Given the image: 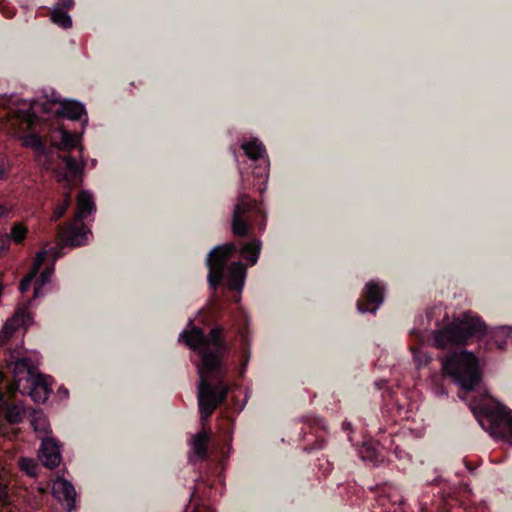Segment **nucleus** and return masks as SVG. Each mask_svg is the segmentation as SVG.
Returning <instances> with one entry per match:
<instances>
[{"label": "nucleus", "instance_id": "obj_1", "mask_svg": "<svg viewBox=\"0 0 512 512\" xmlns=\"http://www.w3.org/2000/svg\"><path fill=\"white\" fill-rule=\"evenodd\" d=\"M222 332L223 329L218 326L211 329L206 336L201 328L193 326L192 321H189L187 328L179 336V341L184 342L201 356L197 372L199 375L198 404L202 420L212 415L228 393V387L222 382H219L215 388L211 386L212 379L220 378L221 360L228 352Z\"/></svg>", "mask_w": 512, "mask_h": 512}, {"label": "nucleus", "instance_id": "obj_2", "mask_svg": "<svg viewBox=\"0 0 512 512\" xmlns=\"http://www.w3.org/2000/svg\"><path fill=\"white\" fill-rule=\"evenodd\" d=\"M486 326L481 319L471 311L454 318L446 327L433 332L434 345L438 348H448L463 345L474 336L485 333Z\"/></svg>", "mask_w": 512, "mask_h": 512}, {"label": "nucleus", "instance_id": "obj_3", "mask_svg": "<svg viewBox=\"0 0 512 512\" xmlns=\"http://www.w3.org/2000/svg\"><path fill=\"white\" fill-rule=\"evenodd\" d=\"M442 365L445 373L466 392L474 390L480 382L478 359L471 352L463 350L452 353L443 359Z\"/></svg>", "mask_w": 512, "mask_h": 512}, {"label": "nucleus", "instance_id": "obj_4", "mask_svg": "<svg viewBox=\"0 0 512 512\" xmlns=\"http://www.w3.org/2000/svg\"><path fill=\"white\" fill-rule=\"evenodd\" d=\"M13 386L21 394H29L35 402L43 403L52 392V379L50 376L34 374L29 367L28 360L18 359L13 368Z\"/></svg>", "mask_w": 512, "mask_h": 512}, {"label": "nucleus", "instance_id": "obj_5", "mask_svg": "<svg viewBox=\"0 0 512 512\" xmlns=\"http://www.w3.org/2000/svg\"><path fill=\"white\" fill-rule=\"evenodd\" d=\"M470 409L477 418L479 424L492 436H497V428L504 424L512 438V411L501 403L496 402L487 394L481 395L479 400L469 403Z\"/></svg>", "mask_w": 512, "mask_h": 512}, {"label": "nucleus", "instance_id": "obj_6", "mask_svg": "<svg viewBox=\"0 0 512 512\" xmlns=\"http://www.w3.org/2000/svg\"><path fill=\"white\" fill-rule=\"evenodd\" d=\"M236 252L234 243H227L214 248L208 255L207 265L209 268L208 282L213 290L220 284L224 268L229 258Z\"/></svg>", "mask_w": 512, "mask_h": 512}, {"label": "nucleus", "instance_id": "obj_7", "mask_svg": "<svg viewBox=\"0 0 512 512\" xmlns=\"http://www.w3.org/2000/svg\"><path fill=\"white\" fill-rule=\"evenodd\" d=\"M241 148L244 150L249 159L259 163L255 167L254 173L259 180L257 189L262 193L267 188L269 170V160L266 155L265 147L258 139H252L243 142Z\"/></svg>", "mask_w": 512, "mask_h": 512}, {"label": "nucleus", "instance_id": "obj_8", "mask_svg": "<svg viewBox=\"0 0 512 512\" xmlns=\"http://www.w3.org/2000/svg\"><path fill=\"white\" fill-rule=\"evenodd\" d=\"M251 212L260 213L258 204L251 200L248 195L242 192L235 204L232 216V232L236 236H246L250 230V219L248 214Z\"/></svg>", "mask_w": 512, "mask_h": 512}, {"label": "nucleus", "instance_id": "obj_9", "mask_svg": "<svg viewBox=\"0 0 512 512\" xmlns=\"http://www.w3.org/2000/svg\"><path fill=\"white\" fill-rule=\"evenodd\" d=\"M31 323L32 316L28 309L26 307L19 308L3 325L0 331V346H4L21 326L27 327Z\"/></svg>", "mask_w": 512, "mask_h": 512}, {"label": "nucleus", "instance_id": "obj_10", "mask_svg": "<svg viewBox=\"0 0 512 512\" xmlns=\"http://www.w3.org/2000/svg\"><path fill=\"white\" fill-rule=\"evenodd\" d=\"M363 297L364 301H359L357 303L358 311L361 313H375L383 303V289L378 283L370 281L365 286Z\"/></svg>", "mask_w": 512, "mask_h": 512}, {"label": "nucleus", "instance_id": "obj_11", "mask_svg": "<svg viewBox=\"0 0 512 512\" xmlns=\"http://www.w3.org/2000/svg\"><path fill=\"white\" fill-rule=\"evenodd\" d=\"M91 234L80 220L74 221L61 233L62 242L71 247H78L84 245L88 241V236Z\"/></svg>", "mask_w": 512, "mask_h": 512}, {"label": "nucleus", "instance_id": "obj_12", "mask_svg": "<svg viewBox=\"0 0 512 512\" xmlns=\"http://www.w3.org/2000/svg\"><path fill=\"white\" fill-rule=\"evenodd\" d=\"M54 496L63 503L68 511H71L75 502V489L73 485L64 478H57L52 485Z\"/></svg>", "mask_w": 512, "mask_h": 512}, {"label": "nucleus", "instance_id": "obj_13", "mask_svg": "<svg viewBox=\"0 0 512 512\" xmlns=\"http://www.w3.org/2000/svg\"><path fill=\"white\" fill-rule=\"evenodd\" d=\"M39 459L44 466L53 468L59 465L61 460L60 449L53 438H43L39 450Z\"/></svg>", "mask_w": 512, "mask_h": 512}, {"label": "nucleus", "instance_id": "obj_14", "mask_svg": "<svg viewBox=\"0 0 512 512\" xmlns=\"http://www.w3.org/2000/svg\"><path fill=\"white\" fill-rule=\"evenodd\" d=\"M80 135L71 133L63 127H58L52 131V143L61 150H71L75 148L79 141Z\"/></svg>", "mask_w": 512, "mask_h": 512}, {"label": "nucleus", "instance_id": "obj_15", "mask_svg": "<svg viewBox=\"0 0 512 512\" xmlns=\"http://www.w3.org/2000/svg\"><path fill=\"white\" fill-rule=\"evenodd\" d=\"M54 253V249H50L49 251H40L32 264L31 271L21 280L19 289L22 293L27 292L30 289V286L35 279L36 275L39 272L40 267L42 266L46 257L50 254Z\"/></svg>", "mask_w": 512, "mask_h": 512}, {"label": "nucleus", "instance_id": "obj_16", "mask_svg": "<svg viewBox=\"0 0 512 512\" xmlns=\"http://www.w3.org/2000/svg\"><path fill=\"white\" fill-rule=\"evenodd\" d=\"M95 211L93 196L88 191H81L77 197L76 220H82Z\"/></svg>", "mask_w": 512, "mask_h": 512}, {"label": "nucleus", "instance_id": "obj_17", "mask_svg": "<svg viewBox=\"0 0 512 512\" xmlns=\"http://www.w3.org/2000/svg\"><path fill=\"white\" fill-rule=\"evenodd\" d=\"M246 277V268L241 262H234L228 270V286L230 289L241 291Z\"/></svg>", "mask_w": 512, "mask_h": 512}, {"label": "nucleus", "instance_id": "obj_18", "mask_svg": "<svg viewBox=\"0 0 512 512\" xmlns=\"http://www.w3.org/2000/svg\"><path fill=\"white\" fill-rule=\"evenodd\" d=\"M59 115H62L71 120H78L85 114L84 106L77 101L63 100L60 102Z\"/></svg>", "mask_w": 512, "mask_h": 512}, {"label": "nucleus", "instance_id": "obj_19", "mask_svg": "<svg viewBox=\"0 0 512 512\" xmlns=\"http://www.w3.org/2000/svg\"><path fill=\"white\" fill-rule=\"evenodd\" d=\"M209 439V435L206 431H201L194 435L191 441V448L193 453V455L190 456L191 460H193L194 457L201 460L206 458Z\"/></svg>", "mask_w": 512, "mask_h": 512}, {"label": "nucleus", "instance_id": "obj_20", "mask_svg": "<svg viewBox=\"0 0 512 512\" xmlns=\"http://www.w3.org/2000/svg\"><path fill=\"white\" fill-rule=\"evenodd\" d=\"M30 423L41 439L48 438L47 435L50 432V424L42 411H33L30 414Z\"/></svg>", "mask_w": 512, "mask_h": 512}, {"label": "nucleus", "instance_id": "obj_21", "mask_svg": "<svg viewBox=\"0 0 512 512\" xmlns=\"http://www.w3.org/2000/svg\"><path fill=\"white\" fill-rule=\"evenodd\" d=\"M261 243L258 240H253L246 243L240 251L242 258L246 259L250 265H254L259 257Z\"/></svg>", "mask_w": 512, "mask_h": 512}, {"label": "nucleus", "instance_id": "obj_22", "mask_svg": "<svg viewBox=\"0 0 512 512\" xmlns=\"http://www.w3.org/2000/svg\"><path fill=\"white\" fill-rule=\"evenodd\" d=\"M56 259V256L53 257V261L50 266L46 267L40 274L39 278L37 279L36 286L34 288V298H38L42 296L44 293L42 291V288L50 282L51 276L54 272V261Z\"/></svg>", "mask_w": 512, "mask_h": 512}, {"label": "nucleus", "instance_id": "obj_23", "mask_svg": "<svg viewBox=\"0 0 512 512\" xmlns=\"http://www.w3.org/2000/svg\"><path fill=\"white\" fill-rule=\"evenodd\" d=\"M511 334L512 328L510 326H501L495 329L492 338L496 347L500 350L504 349Z\"/></svg>", "mask_w": 512, "mask_h": 512}, {"label": "nucleus", "instance_id": "obj_24", "mask_svg": "<svg viewBox=\"0 0 512 512\" xmlns=\"http://www.w3.org/2000/svg\"><path fill=\"white\" fill-rule=\"evenodd\" d=\"M51 21L62 28H69L72 25L70 16L59 6H54L51 11Z\"/></svg>", "mask_w": 512, "mask_h": 512}, {"label": "nucleus", "instance_id": "obj_25", "mask_svg": "<svg viewBox=\"0 0 512 512\" xmlns=\"http://www.w3.org/2000/svg\"><path fill=\"white\" fill-rule=\"evenodd\" d=\"M359 454L364 461H369L374 464H377L379 462L378 450L372 443L363 444L362 447L359 449Z\"/></svg>", "mask_w": 512, "mask_h": 512}, {"label": "nucleus", "instance_id": "obj_26", "mask_svg": "<svg viewBox=\"0 0 512 512\" xmlns=\"http://www.w3.org/2000/svg\"><path fill=\"white\" fill-rule=\"evenodd\" d=\"M70 204H71V195L69 192H67L64 194L63 200L60 203H58V205L55 207L52 217H51V220L57 221L58 219H60L65 214V212L68 209V207L70 206Z\"/></svg>", "mask_w": 512, "mask_h": 512}, {"label": "nucleus", "instance_id": "obj_27", "mask_svg": "<svg viewBox=\"0 0 512 512\" xmlns=\"http://www.w3.org/2000/svg\"><path fill=\"white\" fill-rule=\"evenodd\" d=\"M22 142L25 147L32 148L35 151L43 152L45 150V146L40 137L35 134L24 136Z\"/></svg>", "mask_w": 512, "mask_h": 512}, {"label": "nucleus", "instance_id": "obj_28", "mask_svg": "<svg viewBox=\"0 0 512 512\" xmlns=\"http://www.w3.org/2000/svg\"><path fill=\"white\" fill-rule=\"evenodd\" d=\"M62 161L65 163L66 169L70 171L74 176H78L82 173L84 168V162L78 163L71 156L62 157Z\"/></svg>", "mask_w": 512, "mask_h": 512}, {"label": "nucleus", "instance_id": "obj_29", "mask_svg": "<svg viewBox=\"0 0 512 512\" xmlns=\"http://www.w3.org/2000/svg\"><path fill=\"white\" fill-rule=\"evenodd\" d=\"M27 234V228L22 223L13 225L10 233L11 239L16 243H21Z\"/></svg>", "mask_w": 512, "mask_h": 512}, {"label": "nucleus", "instance_id": "obj_30", "mask_svg": "<svg viewBox=\"0 0 512 512\" xmlns=\"http://www.w3.org/2000/svg\"><path fill=\"white\" fill-rule=\"evenodd\" d=\"M19 466L22 471H24L29 476L36 475L37 472V463L30 458H21L19 460Z\"/></svg>", "mask_w": 512, "mask_h": 512}, {"label": "nucleus", "instance_id": "obj_31", "mask_svg": "<svg viewBox=\"0 0 512 512\" xmlns=\"http://www.w3.org/2000/svg\"><path fill=\"white\" fill-rule=\"evenodd\" d=\"M3 470L4 464L2 463V459L0 458V505L4 503L8 498L6 481L2 475Z\"/></svg>", "mask_w": 512, "mask_h": 512}, {"label": "nucleus", "instance_id": "obj_32", "mask_svg": "<svg viewBox=\"0 0 512 512\" xmlns=\"http://www.w3.org/2000/svg\"><path fill=\"white\" fill-rule=\"evenodd\" d=\"M413 357L417 366L426 365L430 361V357L419 349H412Z\"/></svg>", "mask_w": 512, "mask_h": 512}, {"label": "nucleus", "instance_id": "obj_33", "mask_svg": "<svg viewBox=\"0 0 512 512\" xmlns=\"http://www.w3.org/2000/svg\"><path fill=\"white\" fill-rule=\"evenodd\" d=\"M73 0H58V2L54 6H59L62 10H69L73 7Z\"/></svg>", "mask_w": 512, "mask_h": 512}, {"label": "nucleus", "instance_id": "obj_34", "mask_svg": "<svg viewBox=\"0 0 512 512\" xmlns=\"http://www.w3.org/2000/svg\"><path fill=\"white\" fill-rule=\"evenodd\" d=\"M0 512H15V508L7 502V500L0 505Z\"/></svg>", "mask_w": 512, "mask_h": 512}, {"label": "nucleus", "instance_id": "obj_35", "mask_svg": "<svg viewBox=\"0 0 512 512\" xmlns=\"http://www.w3.org/2000/svg\"><path fill=\"white\" fill-rule=\"evenodd\" d=\"M7 171H8V167L4 163H1L0 164V179L5 177Z\"/></svg>", "mask_w": 512, "mask_h": 512}, {"label": "nucleus", "instance_id": "obj_36", "mask_svg": "<svg viewBox=\"0 0 512 512\" xmlns=\"http://www.w3.org/2000/svg\"><path fill=\"white\" fill-rule=\"evenodd\" d=\"M66 178H67V176H66V174H64V173H59V174L57 175V180H58L59 182H60V181H64V180H66Z\"/></svg>", "mask_w": 512, "mask_h": 512}, {"label": "nucleus", "instance_id": "obj_37", "mask_svg": "<svg viewBox=\"0 0 512 512\" xmlns=\"http://www.w3.org/2000/svg\"><path fill=\"white\" fill-rule=\"evenodd\" d=\"M240 175H241V189L244 191L246 189L245 187V184H244V175H243V172L240 170Z\"/></svg>", "mask_w": 512, "mask_h": 512}, {"label": "nucleus", "instance_id": "obj_38", "mask_svg": "<svg viewBox=\"0 0 512 512\" xmlns=\"http://www.w3.org/2000/svg\"><path fill=\"white\" fill-rule=\"evenodd\" d=\"M59 393H62L64 396H67L68 395V390L67 389H60Z\"/></svg>", "mask_w": 512, "mask_h": 512}, {"label": "nucleus", "instance_id": "obj_39", "mask_svg": "<svg viewBox=\"0 0 512 512\" xmlns=\"http://www.w3.org/2000/svg\"><path fill=\"white\" fill-rule=\"evenodd\" d=\"M460 398L463 400V401H467V397L465 395H460Z\"/></svg>", "mask_w": 512, "mask_h": 512}]
</instances>
